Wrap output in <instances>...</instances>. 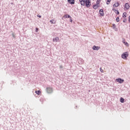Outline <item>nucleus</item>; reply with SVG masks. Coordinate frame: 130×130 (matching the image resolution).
Returning <instances> with one entry per match:
<instances>
[{
	"instance_id": "obj_1",
	"label": "nucleus",
	"mask_w": 130,
	"mask_h": 130,
	"mask_svg": "<svg viewBox=\"0 0 130 130\" xmlns=\"http://www.w3.org/2000/svg\"><path fill=\"white\" fill-rule=\"evenodd\" d=\"M127 56H128V52H124L121 55V57L123 59H126Z\"/></svg>"
},
{
	"instance_id": "obj_2",
	"label": "nucleus",
	"mask_w": 130,
	"mask_h": 130,
	"mask_svg": "<svg viewBox=\"0 0 130 130\" xmlns=\"http://www.w3.org/2000/svg\"><path fill=\"white\" fill-rule=\"evenodd\" d=\"M85 6L87 8H90L91 6V2L90 0H86V2H85Z\"/></svg>"
},
{
	"instance_id": "obj_3",
	"label": "nucleus",
	"mask_w": 130,
	"mask_h": 130,
	"mask_svg": "<svg viewBox=\"0 0 130 130\" xmlns=\"http://www.w3.org/2000/svg\"><path fill=\"white\" fill-rule=\"evenodd\" d=\"M116 81L120 84H122L124 82V80L123 79H122L121 78H117L116 79Z\"/></svg>"
},
{
	"instance_id": "obj_4",
	"label": "nucleus",
	"mask_w": 130,
	"mask_h": 130,
	"mask_svg": "<svg viewBox=\"0 0 130 130\" xmlns=\"http://www.w3.org/2000/svg\"><path fill=\"white\" fill-rule=\"evenodd\" d=\"M86 2H87V0H79V3H80L81 6H85Z\"/></svg>"
},
{
	"instance_id": "obj_5",
	"label": "nucleus",
	"mask_w": 130,
	"mask_h": 130,
	"mask_svg": "<svg viewBox=\"0 0 130 130\" xmlns=\"http://www.w3.org/2000/svg\"><path fill=\"white\" fill-rule=\"evenodd\" d=\"M92 49L93 50H99V49H100V47L94 45L92 47Z\"/></svg>"
},
{
	"instance_id": "obj_6",
	"label": "nucleus",
	"mask_w": 130,
	"mask_h": 130,
	"mask_svg": "<svg viewBox=\"0 0 130 130\" xmlns=\"http://www.w3.org/2000/svg\"><path fill=\"white\" fill-rule=\"evenodd\" d=\"M47 92L49 93H52V88L47 87Z\"/></svg>"
},
{
	"instance_id": "obj_7",
	"label": "nucleus",
	"mask_w": 130,
	"mask_h": 130,
	"mask_svg": "<svg viewBox=\"0 0 130 130\" xmlns=\"http://www.w3.org/2000/svg\"><path fill=\"white\" fill-rule=\"evenodd\" d=\"M59 41V38H58V37L54 38L53 39V42H58Z\"/></svg>"
},
{
	"instance_id": "obj_8",
	"label": "nucleus",
	"mask_w": 130,
	"mask_h": 130,
	"mask_svg": "<svg viewBox=\"0 0 130 130\" xmlns=\"http://www.w3.org/2000/svg\"><path fill=\"white\" fill-rule=\"evenodd\" d=\"M100 14L102 17H104V12L103 11V9L100 10Z\"/></svg>"
},
{
	"instance_id": "obj_9",
	"label": "nucleus",
	"mask_w": 130,
	"mask_h": 130,
	"mask_svg": "<svg viewBox=\"0 0 130 130\" xmlns=\"http://www.w3.org/2000/svg\"><path fill=\"white\" fill-rule=\"evenodd\" d=\"M68 2L71 5H75V0H68Z\"/></svg>"
},
{
	"instance_id": "obj_10",
	"label": "nucleus",
	"mask_w": 130,
	"mask_h": 130,
	"mask_svg": "<svg viewBox=\"0 0 130 130\" xmlns=\"http://www.w3.org/2000/svg\"><path fill=\"white\" fill-rule=\"evenodd\" d=\"M98 7H99V4H96L93 5V8L94 9V10H97Z\"/></svg>"
},
{
	"instance_id": "obj_11",
	"label": "nucleus",
	"mask_w": 130,
	"mask_h": 130,
	"mask_svg": "<svg viewBox=\"0 0 130 130\" xmlns=\"http://www.w3.org/2000/svg\"><path fill=\"white\" fill-rule=\"evenodd\" d=\"M124 7L126 10H128V9H129V5H128V3H126L124 5Z\"/></svg>"
},
{
	"instance_id": "obj_12",
	"label": "nucleus",
	"mask_w": 130,
	"mask_h": 130,
	"mask_svg": "<svg viewBox=\"0 0 130 130\" xmlns=\"http://www.w3.org/2000/svg\"><path fill=\"white\" fill-rule=\"evenodd\" d=\"M63 18H68L69 19H72V17L69 15L66 14L63 16Z\"/></svg>"
},
{
	"instance_id": "obj_13",
	"label": "nucleus",
	"mask_w": 130,
	"mask_h": 130,
	"mask_svg": "<svg viewBox=\"0 0 130 130\" xmlns=\"http://www.w3.org/2000/svg\"><path fill=\"white\" fill-rule=\"evenodd\" d=\"M113 29H114L115 31H117V28L116 27L115 24H113Z\"/></svg>"
},
{
	"instance_id": "obj_14",
	"label": "nucleus",
	"mask_w": 130,
	"mask_h": 130,
	"mask_svg": "<svg viewBox=\"0 0 130 130\" xmlns=\"http://www.w3.org/2000/svg\"><path fill=\"white\" fill-rule=\"evenodd\" d=\"M118 6H119V4L118 3V2H116V3L113 5L114 8H115V7H118Z\"/></svg>"
},
{
	"instance_id": "obj_15",
	"label": "nucleus",
	"mask_w": 130,
	"mask_h": 130,
	"mask_svg": "<svg viewBox=\"0 0 130 130\" xmlns=\"http://www.w3.org/2000/svg\"><path fill=\"white\" fill-rule=\"evenodd\" d=\"M120 102H121V103H124V99L121 98L120 99Z\"/></svg>"
},
{
	"instance_id": "obj_16",
	"label": "nucleus",
	"mask_w": 130,
	"mask_h": 130,
	"mask_svg": "<svg viewBox=\"0 0 130 130\" xmlns=\"http://www.w3.org/2000/svg\"><path fill=\"white\" fill-rule=\"evenodd\" d=\"M50 22L51 24H55V21H54L53 19L51 20Z\"/></svg>"
},
{
	"instance_id": "obj_17",
	"label": "nucleus",
	"mask_w": 130,
	"mask_h": 130,
	"mask_svg": "<svg viewBox=\"0 0 130 130\" xmlns=\"http://www.w3.org/2000/svg\"><path fill=\"white\" fill-rule=\"evenodd\" d=\"M35 93L37 94V95H40V93H41V91L40 90L36 91Z\"/></svg>"
},
{
	"instance_id": "obj_18",
	"label": "nucleus",
	"mask_w": 130,
	"mask_h": 130,
	"mask_svg": "<svg viewBox=\"0 0 130 130\" xmlns=\"http://www.w3.org/2000/svg\"><path fill=\"white\" fill-rule=\"evenodd\" d=\"M126 13L124 12L123 13V18H126Z\"/></svg>"
},
{
	"instance_id": "obj_19",
	"label": "nucleus",
	"mask_w": 130,
	"mask_h": 130,
	"mask_svg": "<svg viewBox=\"0 0 130 130\" xmlns=\"http://www.w3.org/2000/svg\"><path fill=\"white\" fill-rule=\"evenodd\" d=\"M110 2H111V0H107V5H109V4L110 3Z\"/></svg>"
},
{
	"instance_id": "obj_20",
	"label": "nucleus",
	"mask_w": 130,
	"mask_h": 130,
	"mask_svg": "<svg viewBox=\"0 0 130 130\" xmlns=\"http://www.w3.org/2000/svg\"><path fill=\"white\" fill-rule=\"evenodd\" d=\"M123 44L126 45V46H128V43H127L126 42H124Z\"/></svg>"
},
{
	"instance_id": "obj_21",
	"label": "nucleus",
	"mask_w": 130,
	"mask_h": 130,
	"mask_svg": "<svg viewBox=\"0 0 130 130\" xmlns=\"http://www.w3.org/2000/svg\"><path fill=\"white\" fill-rule=\"evenodd\" d=\"M116 22H119V17H117L116 18Z\"/></svg>"
},
{
	"instance_id": "obj_22",
	"label": "nucleus",
	"mask_w": 130,
	"mask_h": 130,
	"mask_svg": "<svg viewBox=\"0 0 130 130\" xmlns=\"http://www.w3.org/2000/svg\"><path fill=\"white\" fill-rule=\"evenodd\" d=\"M122 43H124V42H125V39H124V38L122 39Z\"/></svg>"
},
{
	"instance_id": "obj_23",
	"label": "nucleus",
	"mask_w": 130,
	"mask_h": 130,
	"mask_svg": "<svg viewBox=\"0 0 130 130\" xmlns=\"http://www.w3.org/2000/svg\"><path fill=\"white\" fill-rule=\"evenodd\" d=\"M101 2V0H97L96 3L97 4H99V5H100Z\"/></svg>"
},
{
	"instance_id": "obj_24",
	"label": "nucleus",
	"mask_w": 130,
	"mask_h": 130,
	"mask_svg": "<svg viewBox=\"0 0 130 130\" xmlns=\"http://www.w3.org/2000/svg\"><path fill=\"white\" fill-rule=\"evenodd\" d=\"M12 37H13V38H16V37L15 36V35L14 34V33L12 34Z\"/></svg>"
},
{
	"instance_id": "obj_25",
	"label": "nucleus",
	"mask_w": 130,
	"mask_h": 130,
	"mask_svg": "<svg viewBox=\"0 0 130 130\" xmlns=\"http://www.w3.org/2000/svg\"><path fill=\"white\" fill-rule=\"evenodd\" d=\"M100 71H101L102 73H103V70H102V68H100Z\"/></svg>"
},
{
	"instance_id": "obj_26",
	"label": "nucleus",
	"mask_w": 130,
	"mask_h": 130,
	"mask_svg": "<svg viewBox=\"0 0 130 130\" xmlns=\"http://www.w3.org/2000/svg\"><path fill=\"white\" fill-rule=\"evenodd\" d=\"M36 32H38V28L37 27L36 28Z\"/></svg>"
},
{
	"instance_id": "obj_27",
	"label": "nucleus",
	"mask_w": 130,
	"mask_h": 130,
	"mask_svg": "<svg viewBox=\"0 0 130 130\" xmlns=\"http://www.w3.org/2000/svg\"><path fill=\"white\" fill-rule=\"evenodd\" d=\"M70 22H71V23H73V19H71L70 20Z\"/></svg>"
},
{
	"instance_id": "obj_28",
	"label": "nucleus",
	"mask_w": 130,
	"mask_h": 130,
	"mask_svg": "<svg viewBox=\"0 0 130 130\" xmlns=\"http://www.w3.org/2000/svg\"><path fill=\"white\" fill-rule=\"evenodd\" d=\"M117 15H119V11H117Z\"/></svg>"
},
{
	"instance_id": "obj_29",
	"label": "nucleus",
	"mask_w": 130,
	"mask_h": 130,
	"mask_svg": "<svg viewBox=\"0 0 130 130\" xmlns=\"http://www.w3.org/2000/svg\"><path fill=\"white\" fill-rule=\"evenodd\" d=\"M37 17H39V18H41V15H38Z\"/></svg>"
},
{
	"instance_id": "obj_30",
	"label": "nucleus",
	"mask_w": 130,
	"mask_h": 130,
	"mask_svg": "<svg viewBox=\"0 0 130 130\" xmlns=\"http://www.w3.org/2000/svg\"><path fill=\"white\" fill-rule=\"evenodd\" d=\"M128 22H130V16L128 17Z\"/></svg>"
},
{
	"instance_id": "obj_31",
	"label": "nucleus",
	"mask_w": 130,
	"mask_h": 130,
	"mask_svg": "<svg viewBox=\"0 0 130 130\" xmlns=\"http://www.w3.org/2000/svg\"><path fill=\"white\" fill-rule=\"evenodd\" d=\"M124 23H125V21H124V20H123V21Z\"/></svg>"
}]
</instances>
